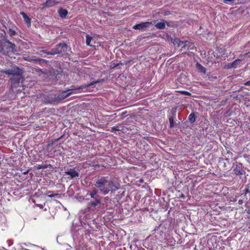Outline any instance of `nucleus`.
<instances>
[{
  "mask_svg": "<svg viewBox=\"0 0 250 250\" xmlns=\"http://www.w3.org/2000/svg\"><path fill=\"white\" fill-rule=\"evenodd\" d=\"M94 185L104 195L108 194L110 191L119 188L108 177H101L98 178Z\"/></svg>",
  "mask_w": 250,
  "mask_h": 250,
  "instance_id": "1",
  "label": "nucleus"
},
{
  "mask_svg": "<svg viewBox=\"0 0 250 250\" xmlns=\"http://www.w3.org/2000/svg\"><path fill=\"white\" fill-rule=\"evenodd\" d=\"M103 80H99L95 82H91L90 83L80 86L75 87V86H72L71 88L67 89L66 90L62 91L61 93L55 96V100L58 102H60L64 99L65 98L69 97L70 95L73 93V91L76 90L83 89V88L89 87L95 84L100 83L103 82Z\"/></svg>",
  "mask_w": 250,
  "mask_h": 250,
  "instance_id": "2",
  "label": "nucleus"
},
{
  "mask_svg": "<svg viewBox=\"0 0 250 250\" xmlns=\"http://www.w3.org/2000/svg\"><path fill=\"white\" fill-rule=\"evenodd\" d=\"M86 200H89L93 199L87 204L88 208H95L96 207L100 206L101 203L100 196L98 195V190L97 189L94 188L91 191H88L86 195Z\"/></svg>",
  "mask_w": 250,
  "mask_h": 250,
  "instance_id": "3",
  "label": "nucleus"
},
{
  "mask_svg": "<svg viewBox=\"0 0 250 250\" xmlns=\"http://www.w3.org/2000/svg\"><path fill=\"white\" fill-rule=\"evenodd\" d=\"M4 73L8 75H11V82L13 84L20 83L22 79L21 70L18 67L12 69H8L4 71Z\"/></svg>",
  "mask_w": 250,
  "mask_h": 250,
  "instance_id": "4",
  "label": "nucleus"
},
{
  "mask_svg": "<svg viewBox=\"0 0 250 250\" xmlns=\"http://www.w3.org/2000/svg\"><path fill=\"white\" fill-rule=\"evenodd\" d=\"M33 57H30L28 55H24L23 56V59L25 61H29V62H34L36 63H39V64H41L42 62H46V61L45 60L38 58L34 59Z\"/></svg>",
  "mask_w": 250,
  "mask_h": 250,
  "instance_id": "5",
  "label": "nucleus"
},
{
  "mask_svg": "<svg viewBox=\"0 0 250 250\" xmlns=\"http://www.w3.org/2000/svg\"><path fill=\"white\" fill-rule=\"evenodd\" d=\"M150 24H151V22L146 21L144 22H141L138 24H136L133 26V28L134 29L136 30H142L143 29L146 28L148 27Z\"/></svg>",
  "mask_w": 250,
  "mask_h": 250,
  "instance_id": "6",
  "label": "nucleus"
},
{
  "mask_svg": "<svg viewBox=\"0 0 250 250\" xmlns=\"http://www.w3.org/2000/svg\"><path fill=\"white\" fill-rule=\"evenodd\" d=\"M54 50H57V51H61V52L57 54H61L62 52H65L67 49V45L65 42L60 43L56 45L55 48H52Z\"/></svg>",
  "mask_w": 250,
  "mask_h": 250,
  "instance_id": "7",
  "label": "nucleus"
},
{
  "mask_svg": "<svg viewBox=\"0 0 250 250\" xmlns=\"http://www.w3.org/2000/svg\"><path fill=\"white\" fill-rule=\"evenodd\" d=\"M64 173L65 175H69L71 179L79 176V172L75 170V168H70L69 170L65 171Z\"/></svg>",
  "mask_w": 250,
  "mask_h": 250,
  "instance_id": "8",
  "label": "nucleus"
},
{
  "mask_svg": "<svg viewBox=\"0 0 250 250\" xmlns=\"http://www.w3.org/2000/svg\"><path fill=\"white\" fill-rule=\"evenodd\" d=\"M241 62L240 59H236L231 63H229L225 66V67L228 69L236 68Z\"/></svg>",
  "mask_w": 250,
  "mask_h": 250,
  "instance_id": "9",
  "label": "nucleus"
},
{
  "mask_svg": "<svg viewBox=\"0 0 250 250\" xmlns=\"http://www.w3.org/2000/svg\"><path fill=\"white\" fill-rule=\"evenodd\" d=\"M58 3V1L55 0H46V1L42 4L43 6L46 7H52L56 5Z\"/></svg>",
  "mask_w": 250,
  "mask_h": 250,
  "instance_id": "10",
  "label": "nucleus"
},
{
  "mask_svg": "<svg viewBox=\"0 0 250 250\" xmlns=\"http://www.w3.org/2000/svg\"><path fill=\"white\" fill-rule=\"evenodd\" d=\"M58 14L61 18L65 19L68 14V11L66 9L60 8L58 11Z\"/></svg>",
  "mask_w": 250,
  "mask_h": 250,
  "instance_id": "11",
  "label": "nucleus"
},
{
  "mask_svg": "<svg viewBox=\"0 0 250 250\" xmlns=\"http://www.w3.org/2000/svg\"><path fill=\"white\" fill-rule=\"evenodd\" d=\"M57 50H56V49L54 50L53 49H52L50 51H47V50H41L40 53H45L47 55H54L57 54L58 53L61 52V51H57Z\"/></svg>",
  "mask_w": 250,
  "mask_h": 250,
  "instance_id": "12",
  "label": "nucleus"
},
{
  "mask_svg": "<svg viewBox=\"0 0 250 250\" xmlns=\"http://www.w3.org/2000/svg\"><path fill=\"white\" fill-rule=\"evenodd\" d=\"M20 14L22 16L24 21L27 24L30 25L31 24V19L25 13L23 12H21Z\"/></svg>",
  "mask_w": 250,
  "mask_h": 250,
  "instance_id": "13",
  "label": "nucleus"
},
{
  "mask_svg": "<svg viewBox=\"0 0 250 250\" xmlns=\"http://www.w3.org/2000/svg\"><path fill=\"white\" fill-rule=\"evenodd\" d=\"M233 171L236 175H242L243 174L242 170L241 168L238 166V165H236V167L233 169Z\"/></svg>",
  "mask_w": 250,
  "mask_h": 250,
  "instance_id": "14",
  "label": "nucleus"
},
{
  "mask_svg": "<svg viewBox=\"0 0 250 250\" xmlns=\"http://www.w3.org/2000/svg\"><path fill=\"white\" fill-rule=\"evenodd\" d=\"M155 26L159 29H164L166 27L165 22H159L155 25Z\"/></svg>",
  "mask_w": 250,
  "mask_h": 250,
  "instance_id": "15",
  "label": "nucleus"
},
{
  "mask_svg": "<svg viewBox=\"0 0 250 250\" xmlns=\"http://www.w3.org/2000/svg\"><path fill=\"white\" fill-rule=\"evenodd\" d=\"M196 67L200 72H202L204 74L206 73V68L200 63L197 62L196 63Z\"/></svg>",
  "mask_w": 250,
  "mask_h": 250,
  "instance_id": "16",
  "label": "nucleus"
},
{
  "mask_svg": "<svg viewBox=\"0 0 250 250\" xmlns=\"http://www.w3.org/2000/svg\"><path fill=\"white\" fill-rule=\"evenodd\" d=\"M188 120L191 123H193L195 122L196 116L194 113H191L188 116Z\"/></svg>",
  "mask_w": 250,
  "mask_h": 250,
  "instance_id": "17",
  "label": "nucleus"
},
{
  "mask_svg": "<svg viewBox=\"0 0 250 250\" xmlns=\"http://www.w3.org/2000/svg\"><path fill=\"white\" fill-rule=\"evenodd\" d=\"M49 167H51V165H38L37 167V169L47 168Z\"/></svg>",
  "mask_w": 250,
  "mask_h": 250,
  "instance_id": "18",
  "label": "nucleus"
},
{
  "mask_svg": "<svg viewBox=\"0 0 250 250\" xmlns=\"http://www.w3.org/2000/svg\"><path fill=\"white\" fill-rule=\"evenodd\" d=\"M92 38L89 35H87L86 36V44L88 46H92V45L90 44V42L92 40Z\"/></svg>",
  "mask_w": 250,
  "mask_h": 250,
  "instance_id": "19",
  "label": "nucleus"
},
{
  "mask_svg": "<svg viewBox=\"0 0 250 250\" xmlns=\"http://www.w3.org/2000/svg\"><path fill=\"white\" fill-rule=\"evenodd\" d=\"M226 52V48L224 47L219 48L218 49V52L220 54V56H222L224 55Z\"/></svg>",
  "mask_w": 250,
  "mask_h": 250,
  "instance_id": "20",
  "label": "nucleus"
},
{
  "mask_svg": "<svg viewBox=\"0 0 250 250\" xmlns=\"http://www.w3.org/2000/svg\"><path fill=\"white\" fill-rule=\"evenodd\" d=\"M46 195H47V196L49 197H55L56 196H57L58 194H56V193H54V194H53V191H47L46 192Z\"/></svg>",
  "mask_w": 250,
  "mask_h": 250,
  "instance_id": "21",
  "label": "nucleus"
},
{
  "mask_svg": "<svg viewBox=\"0 0 250 250\" xmlns=\"http://www.w3.org/2000/svg\"><path fill=\"white\" fill-rule=\"evenodd\" d=\"M173 43L174 44H177L178 46H180V45H182L184 43V42H182L180 40H179V39H177L174 40Z\"/></svg>",
  "mask_w": 250,
  "mask_h": 250,
  "instance_id": "22",
  "label": "nucleus"
},
{
  "mask_svg": "<svg viewBox=\"0 0 250 250\" xmlns=\"http://www.w3.org/2000/svg\"><path fill=\"white\" fill-rule=\"evenodd\" d=\"M169 126L170 128H172L174 126V120L172 117L169 118Z\"/></svg>",
  "mask_w": 250,
  "mask_h": 250,
  "instance_id": "23",
  "label": "nucleus"
},
{
  "mask_svg": "<svg viewBox=\"0 0 250 250\" xmlns=\"http://www.w3.org/2000/svg\"><path fill=\"white\" fill-rule=\"evenodd\" d=\"M119 130H120V129H119V126H118L112 127L111 128V129L110 130V131L112 132H115L116 131H119Z\"/></svg>",
  "mask_w": 250,
  "mask_h": 250,
  "instance_id": "24",
  "label": "nucleus"
},
{
  "mask_svg": "<svg viewBox=\"0 0 250 250\" xmlns=\"http://www.w3.org/2000/svg\"><path fill=\"white\" fill-rule=\"evenodd\" d=\"M9 34L10 36H13L16 34V32L12 29L9 30Z\"/></svg>",
  "mask_w": 250,
  "mask_h": 250,
  "instance_id": "25",
  "label": "nucleus"
},
{
  "mask_svg": "<svg viewBox=\"0 0 250 250\" xmlns=\"http://www.w3.org/2000/svg\"><path fill=\"white\" fill-rule=\"evenodd\" d=\"M134 60H135V59H132L128 60H127L125 64L129 63L132 62H134Z\"/></svg>",
  "mask_w": 250,
  "mask_h": 250,
  "instance_id": "26",
  "label": "nucleus"
},
{
  "mask_svg": "<svg viewBox=\"0 0 250 250\" xmlns=\"http://www.w3.org/2000/svg\"><path fill=\"white\" fill-rule=\"evenodd\" d=\"M182 93H184L187 95H190V93L189 92H188V91H182Z\"/></svg>",
  "mask_w": 250,
  "mask_h": 250,
  "instance_id": "27",
  "label": "nucleus"
},
{
  "mask_svg": "<svg viewBox=\"0 0 250 250\" xmlns=\"http://www.w3.org/2000/svg\"><path fill=\"white\" fill-rule=\"evenodd\" d=\"M244 202L241 199H240L238 200V204L240 205H242L243 204Z\"/></svg>",
  "mask_w": 250,
  "mask_h": 250,
  "instance_id": "28",
  "label": "nucleus"
},
{
  "mask_svg": "<svg viewBox=\"0 0 250 250\" xmlns=\"http://www.w3.org/2000/svg\"><path fill=\"white\" fill-rule=\"evenodd\" d=\"M245 85L250 86V80L248 81L245 83Z\"/></svg>",
  "mask_w": 250,
  "mask_h": 250,
  "instance_id": "29",
  "label": "nucleus"
},
{
  "mask_svg": "<svg viewBox=\"0 0 250 250\" xmlns=\"http://www.w3.org/2000/svg\"><path fill=\"white\" fill-rule=\"evenodd\" d=\"M28 172H29V170H26V171H25L23 172L22 173H23V174H24V175H26V174H28Z\"/></svg>",
  "mask_w": 250,
  "mask_h": 250,
  "instance_id": "30",
  "label": "nucleus"
},
{
  "mask_svg": "<svg viewBox=\"0 0 250 250\" xmlns=\"http://www.w3.org/2000/svg\"><path fill=\"white\" fill-rule=\"evenodd\" d=\"M224 1H231L232 0H224Z\"/></svg>",
  "mask_w": 250,
  "mask_h": 250,
  "instance_id": "31",
  "label": "nucleus"
},
{
  "mask_svg": "<svg viewBox=\"0 0 250 250\" xmlns=\"http://www.w3.org/2000/svg\"><path fill=\"white\" fill-rule=\"evenodd\" d=\"M40 208H42L43 207L42 205H41V206H40Z\"/></svg>",
  "mask_w": 250,
  "mask_h": 250,
  "instance_id": "32",
  "label": "nucleus"
}]
</instances>
